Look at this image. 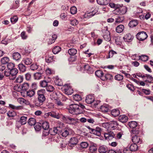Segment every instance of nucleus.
Segmentation results:
<instances>
[{"instance_id": "f8f14e48", "label": "nucleus", "mask_w": 153, "mask_h": 153, "mask_svg": "<svg viewBox=\"0 0 153 153\" xmlns=\"http://www.w3.org/2000/svg\"><path fill=\"white\" fill-rule=\"evenodd\" d=\"M133 38L134 37L133 36L129 33H128L124 36L123 39L125 41L129 42L132 40Z\"/></svg>"}, {"instance_id": "4468645a", "label": "nucleus", "mask_w": 153, "mask_h": 153, "mask_svg": "<svg viewBox=\"0 0 153 153\" xmlns=\"http://www.w3.org/2000/svg\"><path fill=\"white\" fill-rule=\"evenodd\" d=\"M78 142L77 139L75 137H72L70 140L68 145L72 147L74 145H76Z\"/></svg>"}, {"instance_id": "c85d7f7f", "label": "nucleus", "mask_w": 153, "mask_h": 153, "mask_svg": "<svg viewBox=\"0 0 153 153\" xmlns=\"http://www.w3.org/2000/svg\"><path fill=\"white\" fill-rule=\"evenodd\" d=\"M107 148L105 146H102L99 147L98 151L100 153H105L107 151Z\"/></svg>"}, {"instance_id": "f257e3e1", "label": "nucleus", "mask_w": 153, "mask_h": 153, "mask_svg": "<svg viewBox=\"0 0 153 153\" xmlns=\"http://www.w3.org/2000/svg\"><path fill=\"white\" fill-rule=\"evenodd\" d=\"M68 108L69 112L73 115H77L82 113L81 108L77 104H71Z\"/></svg>"}, {"instance_id": "5fc2aeb1", "label": "nucleus", "mask_w": 153, "mask_h": 153, "mask_svg": "<svg viewBox=\"0 0 153 153\" xmlns=\"http://www.w3.org/2000/svg\"><path fill=\"white\" fill-rule=\"evenodd\" d=\"M40 86L42 87H46L48 85V82L45 80L41 81L40 82Z\"/></svg>"}, {"instance_id": "052dcab7", "label": "nucleus", "mask_w": 153, "mask_h": 153, "mask_svg": "<svg viewBox=\"0 0 153 153\" xmlns=\"http://www.w3.org/2000/svg\"><path fill=\"white\" fill-rule=\"evenodd\" d=\"M79 23L78 21L75 19H73L72 20H71L70 23L72 25H76Z\"/></svg>"}, {"instance_id": "1a4fd4ad", "label": "nucleus", "mask_w": 153, "mask_h": 153, "mask_svg": "<svg viewBox=\"0 0 153 153\" xmlns=\"http://www.w3.org/2000/svg\"><path fill=\"white\" fill-rule=\"evenodd\" d=\"M94 101V97L93 95H89L86 98L85 102L88 104H91Z\"/></svg>"}, {"instance_id": "b1692460", "label": "nucleus", "mask_w": 153, "mask_h": 153, "mask_svg": "<svg viewBox=\"0 0 153 153\" xmlns=\"http://www.w3.org/2000/svg\"><path fill=\"white\" fill-rule=\"evenodd\" d=\"M42 126L43 129L45 130H48L49 127V123L46 121H43L42 122Z\"/></svg>"}, {"instance_id": "603ef678", "label": "nucleus", "mask_w": 153, "mask_h": 153, "mask_svg": "<svg viewBox=\"0 0 153 153\" xmlns=\"http://www.w3.org/2000/svg\"><path fill=\"white\" fill-rule=\"evenodd\" d=\"M22 90H26L29 88V84L27 83H24L22 85Z\"/></svg>"}, {"instance_id": "9d476101", "label": "nucleus", "mask_w": 153, "mask_h": 153, "mask_svg": "<svg viewBox=\"0 0 153 153\" xmlns=\"http://www.w3.org/2000/svg\"><path fill=\"white\" fill-rule=\"evenodd\" d=\"M109 129L111 130H114L117 127L118 123L116 121H111L109 122Z\"/></svg>"}, {"instance_id": "a19ab883", "label": "nucleus", "mask_w": 153, "mask_h": 153, "mask_svg": "<svg viewBox=\"0 0 153 153\" xmlns=\"http://www.w3.org/2000/svg\"><path fill=\"white\" fill-rule=\"evenodd\" d=\"M23 77L21 75H19L16 78L15 82L16 83H21L22 82Z\"/></svg>"}, {"instance_id": "9b49d317", "label": "nucleus", "mask_w": 153, "mask_h": 153, "mask_svg": "<svg viewBox=\"0 0 153 153\" xmlns=\"http://www.w3.org/2000/svg\"><path fill=\"white\" fill-rule=\"evenodd\" d=\"M101 129L99 127H97L96 129H93L90 131V133L98 136L101 135Z\"/></svg>"}, {"instance_id": "7c9ffc66", "label": "nucleus", "mask_w": 153, "mask_h": 153, "mask_svg": "<svg viewBox=\"0 0 153 153\" xmlns=\"http://www.w3.org/2000/svg\"><path fill=\"white\" fill-rule=\"evenodd\" d=\"M108 109V105H101L100 108V110L103 112H107Z\"/></svg>"}, {"instance_id": "58836bf2", "label": "nucleus", "mask_w": 153, "mask_h": 153, "mask_svg": "<svg viewBox=\"0 0 153 153\" xmlns=\"http://www.w3.org/2000/svg\"><path fill=\"white\" fill-rule=\"evenodd\" d=\"M50 97L51 100H57L58 98L57 94L56 92H53L50 95Z\"/></svg>"}, {"instance_id": "a18cd8bd", "label": "nucleus", "mask_w": 153, "mask_h": 153, "mask_svg": "<svg viewBox=\"0 0 153 153\" xmlns=\"http://www.w3.org/2000/svg\"><path fill=\"white\" fill-rule=\"evenodd\" d=\"M9 106L10 108L15 110H19L22 108V106H16L11 104H9Z\"/></svg>"}, {"instance_id": "680f3d73", "label": "nucleus", "mask_w": 153, "mask_h": 153, "mask_svg": "<svg viewBox=\"0 0 153 153\" xmlns=\"http://www.w3.org/2000/svg\"><path fill=\"white\" fill-rule=\"evenodd\" d=\"M115 79L117 80H122L123 79V76L120 74H117L115 76Z\"/></svg>"}, {"instance_id": "4d7b16f0", "label": "nucleus", "mask_w": 153, "mask_h": 153, "mask_svg": "<svg viewBox=\"0 0 153 153\" xmlns=\"http://www.w3.org/2000/svg\"><path fill=\"white\" fill-rule=\"evenodd\" d=\"M50 116L52 117L57 119H59V117L58 115V114L55 112H50Z\"/></svg>"}, {"instance_id": "7ed1b4c3", "label": "nucleus", "mask_w": 153, "mask_h": 153, "mask_svg": "<svg viewBox=\"0 0 153 153\" xmlns=\"http://www.w3.org/2000/svg\"><path fill=\"white\" fill-rule=\"evenodd\" d=\"M62 119L65 122L73 125L76 124L78 122V120L76 119L66 117L64 116L63 117Z\"/></svg>"}, {"instance_id": "6e6552de", "label": "nucleus", "mask_w": 153, "mask_h": 153, "mask_svg": "<svg viewBox=\"0 0 153 153\" xmlns=\"http://www.w3.org/2000/svg\"><path fill=\"white\" fill-rule=\"evenodd\" d=\"M10 76L9 77L10 80H14L16 78V76L18 73V70L16 68H14L10 70Z\"/></svg>"}, {"instance_id": "774afa93", "label": "nucleus", "mask_w": 153, "mask_h": 153, "mask_svg": "<svg viewBox=\"0 0 153 153\" xmlns=\"http://www.w3.org/2000/svg\"><path fill=\"white\" fill-rule=\"evenodd\" d=\"M119 6H117L115 9V10L113 11V13L116 14H120V12L119 9Z\"/></svg>"}, {"instance_id": "4be33fe9", "label": "nucleus", "mask_w": 153, "mask_h": 153, "mask_svg": "<svg viewBox=\"0 0 153 153\" xmlns=\"http://www.w3.org/2000/svg\"><path fill=\"white\" fill-rule=\"evenodd\" d=\"M43 72V71L41 70L40 73L37 72L34 74V79L36 80H39L41 79L42 77V74Z\"/></svg>"}, {"instance_id": "2eb2a0df", "label": "nucleus", "mask_w": 153, "mask_h": 153, "mask_svg": "<svg viewBox=\"0 0 153 153\" xmlns=\"http://www.w3.org/2000/svg\"><path fill=\"white\" fill-rule=\"evenodd\" d=\"M147 82H152L153 81V78L149 75L145 74L143 80Z\"/></svg>"}, {"instance_id": "de8ad7c7", "label": "nucleus", "mask_w": 153, "mask_h": 153, "mask_svg": "<svg viewBox=\"0 0 153 153\" xmlns=\"http://www.w3.org/2000/svg\"><path fill=\"white\" fill-rule=\"evenodd\" d=\"M112 78V75L109 74H107L105 75L104 76H103V78H101L102 79L103 81L106 80H109L111 79Z\"/></svg>"}, {"instance_id": "8fccbe9b", "label": "nucleus", "mask_w": 153, "mask_h": 153, "mask_svg": "<svg viewBox=\"0 0 153 153\" xmlns=\"http://www.w3.org/2000/svg\"><path fill=\"white\" fill-rule=\"evenodd\" d=\"M148 58V56L146 55H142L139 56V59L144 62L147 61Z\"/></svg>"}, {"instance_id": "aec40b11", "label": "nucleus", "mask_w": 153, "mask_h": 153, "mask_svg": "<svg viewBox=\"0 0 153 153\" xmlns=\"http://www.w3.org/2000/svg\"><path fill=\"white\" fill-rule=\"evenodd\" d=\"M128 117L124 115H120L119 117V120L122 123H125L128 120Z\"/></svg>"}, {"instance_id": "4c0bfd02", "label": "nucleus", "mask_w": 153, "mask_h": 153, "mask_svg": "<svg viewBox=\"0 0 153 153\" xmlns=\"http://www.w3.org/2000/svg\"><path fill=\"white\" fill-rule=\"evenodd\" d=\"M18 67L20 71L22 72H24L26 70L25 66L22 64H20L18 65Z\"/></svg>"}, {"instance_id": "39448f33", "label": "nucleus", "mask_w": 153, "mask_h": 153, "mask_svg": "<svg viewBox=\"0 0 153 153\" xmlns=\"http://www.w3.org/2000/svg\"><path fill=\"white\" fill-rule=\"evenodd\" d=\"M63 88L66 94L67 95H71L73 93V89L70 86V85L66 84L63 86Z\"/></svg>"}, {"instance_id": "473e14b6", "label": "nucleus", "mask_w": 153, "mask_h": 153, "mask_svg": "<svg viewBox=\"0 0 153 153\" xmlns=\"http://www.w3.org/2000/svg\"><path fill=\"white\" fill-rule=\"evenodd\" d=\"M97 3L101 5H106L108 4V0H97Z\"/></svg>"}, {"instance_id": "79ce46f5", "label": "nucleus", "mask_w": 153, "mask_h": 153, "mask_svg": "<svg viewBox=\"0 0 153 153\" xmlns=\"http://www.w3.org/2000/svg\"><path fill=\"white\" fill-rule=\"evenodd\" d=\"M137 146L136 144L135 143L132 144L130 146V149L132 152L136 151L137 149Z\"/></svg>"}, {"instance_id": "20e7f679", "label": "nucleus", "mask_w": 153, "mask_h": 153, "mask_svg": "<svg viewBox=\"0 0 153 153\" xmlns=\"http://www.w3.org/2000/svg\"><path fill=\"white\" fill-rule=\"evenodd\" d=\"M102 32L103 33V36L104 39L107 41H110L111 39L110 33L107 28H105L103 29Z\"/></svg>"}, {"instance_id": "a878e982", "label": "nucleus", "mask_w": 153, "mask_h": 153, "mask_svg": "<svg viewBox=\"0 0 153 153\" xmlns=\"http://www.w3.org/2000/svg\"><path fill=\"white\" fill-rule=\"evenodd\" d=\"M124 29V27L123 25H118L116 29V31L119 33H122Z\"/></svg>"}, {"instance_id": "338daca9", "label": "nucleus", "mask_w": 153, "mask_h": 153, "mask_svg": "<svg viewBox=\"0 0 153 153\" xmlns=\"http://www.w3.org/2000/svg\"><path fill=\"white\" fill-rule=\"evenodd\" d=\"M88 146V144L85 142H82L81 143V146L82 148H86Z\"/></svg>"}, {"instance_id": "ea45409f", "label": "nucleus", "mask_w": 153, "mask_h": 153, "mask_svg": "<svg viewBox=\"0 0 153 153\" xmlns=\"http://www.w3.org/2000/svg\"><path fill=\"white\" fill-rule=\"evenodd\" d=\"M137 123L135 121H132L129 122L128 125L129 127L132 128H135L137 126Z\"/></svg>"}, {"instance_id": "13d9d810", "label": "nucleus", "mask_w": 153, "mask_h": 153, "mask_svg": "<svg viewBox=\"0 0 153 153\" xmlns=\"http://www.w3.org/2000/svg\"><path fill=\"white\" fill-rule=\"evenodd\" d=\"M74 100L76 101H79L81 100L82 98L80 95L75 94L73 96Z\"/></svg>"}, {"instance_id": "cd10ccee", "label": "nucleus", "mask_w": 153, "mask_h": 153, "mask_svg": "<svg viewBox=\"0 0 153 153\" xmlns=\"http://www.w3.org/2000/svg\"><path fill=\"white\" fill-rule=\"evenodd\" d=\"M54 81L55 84L57 85L61 86L63 85L62 80L57 77L55 78Z\"/></svg>"}, {"instance_id": "393cba45", "label": "nucleus", "mask_w": 153, "mask_h": 153, "mask_svg": "<svg viewBox=\"0 0 153 153\" xmlns=\"http://www.w3.org/2000/svg\"><path fill=\"white\" fill-rule=\"evenodd\" d=\"M13 57L14 59L17 61L21 59V56L19 53L16 52L13 53Z\"/></svg>"}, {"instance_id": "dca6fc26", "label": "nucleus", "mask_w": 153, "mask_h": 153, "mask_svg": "<svg viewBox=\"0 0 153 153\" xmlns=\"http://www.w3.org/2000/svg\"><path fill=\"white\" fill-rule=\"evenodd\" d=\"M71 131V130L68 129H64L61 131L60 134L63 137H65L69 134Z\"/></svg>"}, {"instance_id": "e2e57ef3", "label": "nucleus", "mask_w": 153, "mask_h": 153, "mask_svg": "<svg viewBox=\"0 0 153 153\" xmlns=\"http://www.w3.org/2000/svg\"><path fill=\"white\" fill-rule=\"evenodd\" d=\"M84 70L87 71H90L91 68L88 64L84 65H83Z\"/></svg>"}, {"instance_id": "c03bdc74", "label": "nucleus", "mask_w": 153, "mask_h": 153, "mask_svg": "<svg viewBox=\"0 0 153 153\" xmlns=\"http://www.w3.org/2000/svg\"><path fill=\"white\" fill-rule=\"evenodd\" d=\"M97 150V147L90 146L89 149V153H95Z\"/></svg>"}, {"instance_id": "49530a36", "label": "nucleus", "mask_w": 153, "mask_h": 153, "mask_svg": "<svg viewBox=\"0 0 153 153\" xmlns=\"http://www.w3.org/2000/svg\"><path fill=\"white\" fill-rule=\"evenodd\" d=\"M117 53L114 51L111 50L109 51L108 53V56H107L106 58L107 59L112 57L114 54H116Z\"/></svg>"}, {"instance_id": "e433bc0d", "label": "nucleus", "mask_w": 153, "mask_h": 153, "mask_svg": "<svg viewBox=\"0 0 153 153\" xmlns=\"http://www.w3.org/2000/svg\"><path fill=\"white\" fill-rule=\"evenodd\" d=\"M10 59L8 57H4L2 58L1 59V62L3 64H5L8 63Z\"/></svg>"}, {"instance_id": "69168bd1", "label": "nucleus", "mask_w": 153, "mask_h": 153, "mask_svg": "<svg viewBox=\"0 0 153 153\" xmlns=\"http://www.w3.org/2000/svg\"><path fill=\"white\" fill-rule=\"evenodd\" d=\"M119 4H116L113 2H110L109 4V6L111 8H115L117 6H120Z\"/></svg>"}, {"instance_id": "bb28decb", "label": "nucleus", "mask_w": 153, "mask_h": 153, "mask_svg": "<svg viewBox=\"0 0 153 153\" xmlns=\"http://www.w3.org/2000/svg\"><path fill=\"white\" fill-rule=\"evenodd\" d=\"M23 62L26 65H28L32 63V60L29 58H25L23 59Z\"/></svg>"}, {"instance_id": "0e129e2a", "label": "nucleus", "mask_w": 153, "mask_h": 153, "mask_svg": "<svg viewBox=\"0 0 153 153\" xmlns=\"http://www.w3.org/2000/svg\"><path fill=\"white\" fill-rule=\"evenodd\" d=\"M18 18L16 16H13L12 18H10V21L13 23H15L18 20Z\"/></svg>"}, {"instance_id": "5701e85b", "label": "nucleus", "mask_w": 153, "mask_h": 153, "mask_svg": "<svg viewBox=\"0 0 153 153\" xmlns=\"http://www.w3.org/2000/svg\"><path fill=\"white\" fill-rule=\"evenodd\" d=\"M59 128L57 127L51 128V129L49 130L50 134L51 135H55L58 133Z\"/></svg>"}, {"instance_id": "c756f323", "label": "nucleus", "mask_w": 153, "mask_h": 153, "mask_svg": "<svg viewBox=\"0 0 153 153\" xmlns=\"http://www.w3.org/2000/svg\"><path fill=\"white\" fill-rule=\"evenodd\" d=\"M138 24V22L137 20H133L130 22L128 25L130 27H133L136 26Z\"/></svg>"}, {"instance_id": "423d86ee", "label": "nucleus", "mask_w": 153, "mask_h": 153, "mask_svg": "<svg viewBox=\"0 0 153 153\" xmlns=\"http://www.w3.org/2000/svg\"><path fill=\"white\" fill-rule=\"evenodd\" d=\"M147 36L146 33L144 32H139L136 35L137 38L140 41L144 40L147 38Z\"/></svg>"}, {"instance_id": "f03ea898", "label": "nucleus", "mask_w": 153, "mask_h": 153, "mask_svg": "<svg viewBox=\"0 0 153 153\" xmlns=\"http://www.w3.org/2000/svg\"><path fill=\"white\" fill-rule=\"evenodd\" d=\"M45 91V89H41L37 91V94L38 95V100L39 102L43 104L45 100V97L44 95Z\"/></svg>"}, {"instance_id": "f3484780", "label": "nucleus", "mask_w": 153, "mask_h": 153, "mask_svg": "<svg viewBox=\"0 0 153 153\" xmlns=\"http://www.w3.org/2000/svg\"><path fill=\"white\" fill-rule=\"evenodd\" d=\"M30 69L34 71L37 69L38 70L40 71L42 70V69L41 68V67H39L36 64H33L30 66Z\"/></svg>"}, {"instance_id": "0eeeda50", "label": "nucleus", "mask_w": 153, "mask_h": 153, "mask_svg": "<svg viewBox=\"0 0 153 153\" xmlns=\"http://www.w3.org/2000/svg\"><path fill=\"white\" fill-rule=\"evenodd\" d=\"M104 136L106 140H112L114 137L115 134L111 131H108L104 133Z\"/></svg>"}, {"instance_id": "412c9836", "label": "nucleus", "mask_w": 153, "mask_h": 153, "mask_svg": "<svg viewBox=\"0 0 153 153\" xmlns=\"http://www.w3.org/2000/svg\"><path fill=\"white\" fill-rule=\"evenodd\" d=\"M119 6L120 11V15H123L125 14L127 10V7L125 6H121L120 5V6Z\"/></svg>"}, {"instance_id": "f704fd0d", "label": "nucleus", "mask_w": 153, "mask_h": 153, "mask_svg": "<svg viewBox=\"0 0 153 153\" xmlns=\"http://www.w3.org/2000/svg\"><path fill=\"white\" fill-rule=\"evenodd\" d=\"M95 74L96 76L99 77H101V78H103V73L102 71L99 70L96 71Z\"/></svg>"}, {"instance_id": "a211bd4d", "label": "nucleus", "mask_w": 153, "mask_h": 153, "mask_svg": "<svg viewBox=\"0 0 153 153\" xmlns=\"http://www.w3.org/2000/svg\"><path fill=\"white\" fill-rule=\"evenodd\" d=\"M95 13H94V12H87L83 15V17L86 19H88L93 16Z\"/></svg>"}, {"instance_id": "bf43d9fd", "label": "nucleus", "mask_w": 153, "mask_h": 153, "mask_svg": "<svg viewBox=\"0 0 153 153\" xmlns=\"http://www.w3.org/2000/svg\"><path fill=\"white\" fill-rule=\"evenodd\" d=\"M53 87L51 85H48L46 87V89L47 91L49 92L53 91L54 90Z\"/></svg>"}, {"instance_id": "ddd939ff", "label": "nucleus", "mask_w": 153, "mask_h": 153, "mask_svg": "<svg viewBox=\"0 0 153 153\" xmlns=\"http://www.w3.org/2000/svg\"><path fill=\"white\" fill-rule=\"evenodd\" d=\"M132 142L136 144L137 143H141L142 142V140L140 137L136 135L132 137Z\"/></svg>"}, {"instance_id": "09e8293b", "label": "nucleus", "mask_w": 153, "mask_h": 153, "mask_svg": "<svg viewBox=\"0 0 153 153\" xmlns=\"http://www.w3.org/2000/svg\"><path fill=\"white\" fill-rule=\"evenodd\" d=\"M35 120L34 118H30L28 120V123L31 126L34 125L35 124Z\"/></svg>"}, {"instance_id": "c9c22d12", "label": "nucleus", "mask_w": 153, "mask_h": 153, "mask_svg": "<svg viewBox=\"0 0 153 153\" xmlns=\"http://www.w3.org/2000/svg\"><path fill=\"white\" fill-rule=\"evenodd\" d=\"M68 52L70 55L74 56L76 53L77 50L74 48H71L68 50Z\"/></svg>"}, {"instance_id": "2f4dec72", "label": "nucleus", "mask_w": 153, "mask_h": 153, "mask_svg": "<svg viewBox=\"0 0 153 153\" xmlns=\"http://www.w3.org/2000/svg\"><path fill=\"white\" fill-rule=\"evenodd\" d=\"M35 94V91L33 90H29L26 92V96L31 97L33 96Z\"/></svg>"}, {"instance_id": "72a5a7b5", "label": "nucleus", "mask_w": 153, "mask_h": 153, "mask_svg": "<svg viewBox=\"0 0 153 153\" xmlns=\"http://www.w3.org/2000/svg\"><path fill=\"white\" fill-rule=\"evenodd\" d=\"M111 114L112 116L117 117L119 115L120 112L118 109H114L111 111Z\"/></svg>"}, {"instance_id": "864d4df0", "label": "nucleus", "mask_w": 153, "mask_h": 153, "mask_svg": "<svg viewBox=\"0 0 153 153\" xmlns=\"http://www.w3.org/2000/svg\"><path fill=\"white\" fill-rule=\"evenodd\" d=\"M15 65L13 63L10 62L8 63L7 65V67L9 70H11L14 68Z\"/></svg>"}, {"instance_id": "3c124183", "label": "nucleus", "mask_w": 153, "mask_h": 153, "mask_svg": "<svg viewBox=\"0 0 153 153\" xmlns=\"http://www.w3.org/2000/svg\"><path fill=\"white\" fill-rule=\"evenodd\" d=\"M52 39L51 40L49 39V41H48V44H51L53 43L55 40L56 39L57 37V36L56 34H53L52 36Z\"/></svg>"}, {"instance_id": "6e6d98bb", "label": "nucleus", "mask_w": 153, "mask_h": 153, "mask_svg": "<svg viewBox=\"0 0 153 153\" xmlns=\"http://www.w3.org/2000/svg\"><path fill=\"white\" fill-rule=\"evenodd\" d=\"M77 12V9L75 6H73L71 7L70 9V13L71 14H74Z\"/></svg>"}, {"instance_id": "37998d69", "label": "nucleus", "mask_w": 153, "mask_h": 153, "mask_svg": "<svg viewBox=\"0 0 153 153\" xmlns=\"http://www.w3.org/2000/svg\"><path fill=\"white\" fill-rule=\"evenodd\" d=\"M61 50V48L59 46H56L54 48L52 51L54 54H56L59 52Z\"/></svg>"}, {"instance_id": "6ab92c4d", "label": "nucleus", "mask_w": 153, "mask_h": 153, "mask_svg": "<svg viewBox=\"0 0 153 153\" xmlns=\"http://www.w3.org/2000/svg\"><path fill=\"white\" fill-rule=\"evenodd\" d=\"M27 118V115L22 116L20 119L19 122L22 125L25 124L26 123Z\"/></svg>"}]
</instances>
